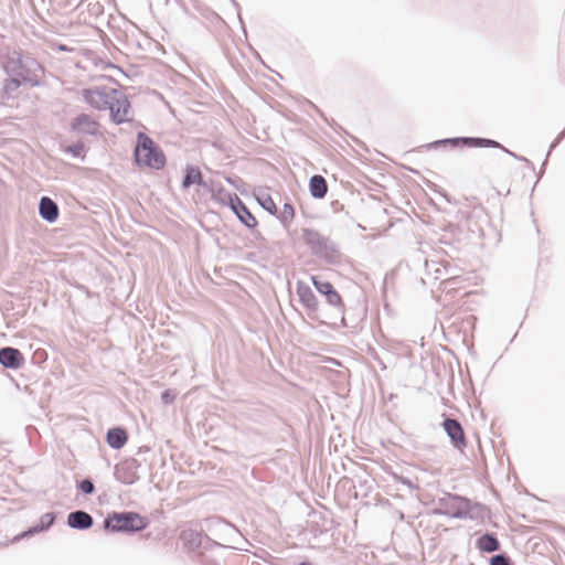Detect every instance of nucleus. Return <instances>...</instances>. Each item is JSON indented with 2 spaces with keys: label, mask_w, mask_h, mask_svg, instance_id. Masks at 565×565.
<instances>
[{
  "label": "nucleus",
  "mask_w": 565,
  "mask_h": 565,
  "mask_svg": "<svg viewBox=\"0 0 565 565\" xmlns=\"http://www.w3.org/2000/svg\"><path fill=\"white\" fill-rule=\"evenodd\" d=\"M41 70V65L34 57L13 51L8 55L4 63V72L9 76L4 83V93L7 95L11 94L23 83L38 85Z\"/></svg>",
  "instance_id": "obj_1"
},
{
  "label": "nucleus",
  "mask_w": 565,
  "mask_h": 565,
  "mask_svg": "<svg viewBox=\"0 0 565 565\" xmlns=\"http://www.w3.org/2000/svg\"><path fill=\"white\" fill-rule=\"evenodd\" d=\"M134 157L138 166H145L156 170L162 169L167 162L162 150L142 131L137 134Z\"/></svg>",
  "instance_id": "obj_2"
},
{
  "label": "nucleus",
  "mask_w": 565,
  "mask_h": 565,
  "mask_svg": "<svg viewBox=\"0 0 565 565\" xmlns=\"http://www.w3.org/2000/svg\"><path fill=\"white\" fill-rule=\"evenodd\" d=\"M302 241L310 248L311 253L329 264H335L340 259L338 245L328 236L322 235L313 228L302 230Z\"/></svg>",
  "instance_id": "obj_3"
},
{
  "label": "nucleus",
  "mask_w": 565,
  "mask_h": 565,
  "mask_svg": "<svg viewBox=\"0 0 565 565\" xmlns=\"http://www.w3.org/2000/svg\"><path fill=\"white\" fill-rule=\"evenodd\" d=\"M148 521L131 511L113 512L104 520V529L114 533H136L145 530Z\"/></svg>",
  "instance_id": "obj_4"
},
{
  "label": "nucleus",
  "mask_w": 565,
  "mask_h": 565,
  "mask_svg": "<svg viewBox=\"0 0 565 565\" xmlns=\"http://www.w3.org/2000/svg\"><path fill=\"white\" fill-rule=\"evenodd\" d=\"M441 145H451L452 147L465 146V147H479V148H500L510 156H513L518 160L527 161L526 158L516 156L512 151L504 148L501 143L493 139L481 138V137H455L446 138L433 141L428 145L429 148H438Z\"/></svg>",
  "instance_id": "obj_5"
},
{
  "label": "nucleus",
  "mask_w": 565,
  "mask_h": 565,
  "mask_svg": "<svg viewBox=\"0 0 565 565\" xmlns=\"http://www.w3.org/2000/svg\"><path fill=\"white\" fill-rule=\"evenodd\" d=\"M438 514L447 515L454 519H465L469 515L471 502L458 494L447 493L438 500Z\"/></svg>",
  "instance_id": "obj_6"
},
{
  "label": "nucleus",
  "mask_w": 565,
  "mask_h": 565,
  "mask_svg": "<svg viewBox=\"0 0 565 565\" xmlns=\"http://www.w3.org/2000/svg\"><path fill=\"white\" fill-rule=\"evenodd\" d=\"M111 105L108 107L110 113V119L116 125H120L127 121H130L128 117L130 111V102L128 100L126 94L117 89L113 93Z\"/></svg>",
  "instance_id": "obj_7"
},
{
  "label": "nucleus",
  "mask_w": 565,
  "mask_h": 565,
  "mask_svg": "<svg viewBox=\"0 0 565 565\" xmlns=\"http://www.w3.org/2000/svg\"><path fill=\"white\" fill-rule=\"evenodd\" d=\"M116 88L103 87V88H93L85 89L83 96L92 107L106 110L111 105L113 93H115Z\"/></svg>",
  "instance_id": "obj_8"
},
{
  "label": "nucleus",
  "mask_w": 565,
  "mask_h": 565,
  "mask_svg": "<svg viewBox=\"0 0 565 565\" xmlns=\"http://www.w3.org/2000/svg\"><path fill=\"white\" fill-rule=\"evenodd\" d=\"M71 131L82 136H97L99 124L87 114H79L70 124Z\"/></svg>",
  "instance_id": "obj_9"
},
{
  "label": "nucleus",
  "mask_w": 565,
  "mask_h": 565,
  "mask_svg": "<svg viewBox=\"0 0 565 565\" xmlns=\"http://www.w3.org/2000/svg\"><path fill=\"white\" fill-rule=\"evenodd\" d=\"M441 425L455 448L462 449L467 446L463 428L457 419L447 417Z\"/></svg>",
  "instance_id": "obj_10"
},
{
  "label": "nucleus",
  "mask_w": 565,
  "mask_h": 565,
  "mask_svg": "<svg viewBox=\"0 0 565 565\" xmlns=\"http://www.w3.org/2000/svg\"><path fill=\"white\" fill-rule=\"evenodd\" d=\"M312 284L317 291L326 297L329 305L337 309L343 308L342 298L331 282L319 279L318 277H312Z\"/></svg>",
  "instance_id": "obj_11"
},
{
  "label": "nucleus",
  "mask_w": 565,
  "mask_h": 565,
  "mask_svg": "<svg viewBox=\"0 0 565 565\" xmlns=\"http://www.w3.org/2000/svg\"><path fill=\"white\" fill-rule=\"evenodd\" d=\"M139 466L140 465L136 459H131L122 462L121 465L116 466V479L125 484H134L136 481L139 480V476L137 473Z\"/></svg>",
  "instance_id": "obj_12"
},
{
  "label": "nucleus",
  "mask_w": 565,
  "mask_h": 565,
  "mask_svg": "<svg viewBox=\"0 0 565 565\" xmlns=\"http://www.w3.org/2000/svg\"><path fill=\"white\" fill-rule=\"evenodd\" d=\"M230 209L247 228H255L257 226L258 223L256 217L250 213L238 195H234V199H231Z\"/></svg>",
  "instance_id": "obj_13"
},
{
  "label": "nucleus",
  "mask_w": 565,
  "mask_h": 565,
  "mask_svg": "<svg viewBox=\"0 0 565 565\" xmlns=\"http://www.w3.org/2000/svg\"><path fill=\"white\" fill-rule=\"evenodd\" d=\"M54 522H55V514L53 512L44 513L40 518V521L35 525L29 527L26 531H24L21 534L17 535L14 537V541H20L22 539H28V537H31V536H33L35 534L44 532V531L49 530L53 525Z\"/></svg>",
  "instance_id": "obj_14"
},
{
  "label": "nucleus",
  "mask_w": 565,
  "mask_h": 565,
  "mask_svg": "<svg viewBox=\"0 0 565 565\" xmlns=\"http://www.w3.org/2000/svg\"><path fill=\"white\" fill-rule=\"evenodd\" d=\"M93 524V516L84 510H76L67 515V525L71 529L84 531L90 529Z\"/></svg>",
  "instance_id": "obj_15"
},
{
  "label": "nucleus",
  "mask_w": 565,
  "mask_h": 565,
  "mask_svg": "<svg viewBox=\"0 0 565 565\" xmlns=\"http://www.w3.org/2000/svg\"><path fill=\"white\" fill-rule=\"evenodd\" d=\"M297 295L300 302L309 310V315L318 310V299L312 289L305 282H297Z\"/></svg>",
  "instance_id": "obj_16"
},
{
  "label": "nucleus",
  "mask_w": 565,
  "mask_h": 565,
  "mask_svg": "<svg viewBox=\"0 0 565 565\" xmlns=\"http://www.w3.org/2000/svg\"><path fill=\"white\" fill-rule=\"evenodd\" d=\"M40 216L49 222L54 223L60 214L57 204L49 196H42L39 202Z\"/></svg>",
  "instance_id": "obj_17"
},
{
  "label": "nucleus",
  "mask_w": 565,
  "mask_h": 565,
  "mask_svg": "<svg viewBox=\"0 0 565 565\" xmlns=\"http://www.w3.org/2000/svg\"><path fill=\"white\" fill-rule=\"evenodd\" d=\"M198 184L202 188H207V182L203 180L201 170L194 166H186L185 173L182 180V188L189 189L191 185Z\"/></svg>",
  "instance_id": "obj_18"
},
{
  "label": "nucleus",
  "mask_w": 565,
  "mask_h": 565,
  "mask_svg": "<svg viewBox=\"0 0 565 565\" xmlns=\"http://www.w3.org/2000/svg\"><path fill=\"white\" fill-rule=\"evenodd\" d=\"M106 440L110 448L120 449L127 444L128 435L124 428L114 427L107 431Z\"/></svg>",
  "instance_id": "obj_19"
},
{
  "label": "nucleus",
  "mask_w": 565,
  "mask_h": 565,
  "mask_svg": "<svg viewBox=\"0 0 565 565\" xmlns=\"http://www.w3.org/2000/svg\"><path fill=\"white\" fill-rule=\"evenodd\" d=\"M205 189L212 193V198L215 201L228 207L231 206V199L237 195L236 193L226 191L221 183L211 182Z\"/></svg>",
  "instance_id": "obj_20"
},
{
  "label": "nucleus",
  "mask_w": 565,
  "mask_h": 565,
  "mask_svg": "<svg viewBox=\"0 0 565 565\" xmlns=\"http://www.w3.org/2000/svg\"><path fill=\"white\" fill-rule=\"evenodd\" d=\"M309 192L313 199H323L328 193V183L320 174H315L309 180Z\"/></svg>",
  "instance_id": "obj_21"
},
{
  "label": "nucleus",
  "mask_w": 565,
  "mask_h": 565,
  "mask_svg": "<svg viewBox=\"0 0 565 565\" xmlns=\"http://www.w3.org/2000/svg\"><path fill=\"white\" fill-rule=\"evenodd\" d=\"M477 546L482 552L493 553L500 550V542L495 534L487 532L477 540Z\"/></svg>",
  "instance_id": "obj_22"
},
{
  "label": "nucleus",
  "mask_w": 565,
  "mask_h": 565,
  "mask_svg": "<svg viewBox=\"0 0 565 565\" xmlns=\"http://www.w3.org/2000/svg\"><path fill=\"white\" fill-rule=\"evenodd\" d=\"M75 9L81 10L82 12H88L89 17H99L104 13V6L99 0H81Z\"/></svg>",
  "instance_id": "obj_23"
},
{
  "label": "nucleus",
  "mask_w": 565,
  "mask_h": 565,
  "mask_svg": "<svg viewBox=\"0 0 565 565\" xmlns=\"http://www.w3.org/2000/svg\"><path fill=\"white\" fill-rule=\"evenodd\" d=\"M180 540L189 550H195L200 547L202 535L199 531L193 529L183 530L180 533Z\"/></svg>",
  "instance_id": "obj_24"
},
{
  "label": "nucleus",
  "mask_w": 565,
  "mask_h": 565,
  "mask_svg": "<svg viewBox=\"0 0 565 565\" xmlns=\"http://www.w3.org/2000/svg\"><path fill=\"white\" fill-rule=\"evenodd\" d=\"M255 198H256V201L258 202V204L265 211H267L269 214H271L274 216L277 215L278 209H277L276 203L274 202L273 198L268 193L262 192V193L256 194Z\"/></svg>",
  "instance_id": "obj_25"
},
{
  "label": "nucleus",
  "mask_w": 565,
  "mask_h": 565,
  "mask_svg": "<svg viewBox=\"0 0 565 565\" xmlns=\"http://www.w3.org/2000/svg\"><path fill=\"white\" fill-rule=\"evenodd\" d=\"M277 218L280 221L284 227H288L291 220L295 216V209L291 203L286 202L282 206V210L277 213Z\"/></svg>",
  "instance_id": "obj_26"
},
{
  "label": "nucleus",
  "mask_w": 565,
  "mask_h": 565,
  "mask_svg": "<svg viewBox=\"0 0 565 565\" xmlns=\"http://www.w3.org/2000/svg\"><path fill=\"white\" fill-rule=\"evenodd\" d=\"M23 361V355H0V364L7 369H19Z\"/></svg>",
  "instance_id": "obj_27"
},
{
  "label": "nucleus",
  "mask_w": 565,
  "mask_h": 565,
  "mask_svg": "<svg viewBox=\"0 0 565 565\" xmlns=\"http://www.w3.org/2000/svg\"><path fill=\"white\" fill-rule=\"evenodd\" d=\"M64 151L66 153H70L72 154L73 157L75 158H83L84 157V152H85V145L83 141H77V142H74L70 146H66L64 148Z\"/></svg>",
  "instance_id": "obj_28"
},
{
  "label": "nucleus",
  "mask_w": 565,
  "mask_h": 565,
  "mask_svg": "<svg viewBox=\"0 0 565 565\" xmlns=\"http://www.w3.org/2000/svg\"><path fill=\"white\" fill-rule=\"evenodd\" d=\"M77 488L81 490L84 494H93L95 491V486L89 478H85L77 482Z\"/></svg>",
  "instance_id": "obj_29"
},
{
  "label": "nucleus",
  "mask_w": 565,
  "mask_h": 565,
  "mask_svg": "<svg viewBox=\"0 0 565 565\" xmlns=\"http://www.w3.org/2000/svg\"><path fill=\"white\" fill-rule=\"evenodd\" d=\"M490 565H512V563L508 555L497 554L490 558Z\"/></svg>",
  "instance_id": "obj_30"
},
{
  "label": "nucleus",
  "mask_w": 565,
  "mask_h": 565,
  "mask_svg": "<svg viewBox=\"0 0 565 565\" xmlns=\"http://www.w3.org/2000/svg\"><path fill=\"white\" fill-rule=\"evenodd\" d=\"M175 398V394L171 390H166L161 393V399L164 404H171Z\"/></svg>",
  "instance_id": "obj_31"
},
{
  "label": "nucleus",
  "mask_w": 565,
  "mask_h": 565,
  "mask_svg": "<svg viewBox=\"0 0 565 565\" xmlns=\"http://www.w3.org/2000/svg\"><path fill=\"white\" fill-rule=\"evenodd\" d=\"M565 138V129L557 136V138L552 142L550 147V151L547 152V156L550 152Z\"/></svg>",
  "instance_id": "obj_32"
},
{
  "label": "nucleus",
  "mask_w": 565,
  "mask_h": 565,
  "mask_svg": "<svg viewBox=\"0 0 565 565\" xmlns=\"http://www.w3.org/2000/svg\"><path fill=\"white\" fill-rule=\"evenodd\" d=\"M0 353L9 354V353H21V352L13 347H3L0 349Z\"/></svg>",
  "instance_id": "obj_33"
},
{
  "label": "nucleus",
  "mask_w": 565,
  "mask_h": 565,
  "mask_svg": "<svg viewBox=\"0 0 565 565\" xmlns=\"http://www.w3.org/2000/svg\"><path fill=\"white\" fill-rule=\"evenodd\" d=\"M393 350H406V351H412V349L409 348L408 344L404 343V342H397V345L395 347H392Z\"/></svg>",
  "instance_id": "obj_34"
},
{
  "label": "nucleus",
  "mask_w": 565,
  "mask_h": 565,
  "mask_svg": "<svg viewBox=\"0 0 565 565\" xmlns=\"http://www.w3.org/2000/svg\"><path fill=\"white\" fill-rule=\"evenodd\" d=\"M401 482H402L403 484L407 486L408 488H413V483H412V481H411L409 479H407V478H403V477H402V478H401Z\"/></svg>",
  "instance_id": "obj_35"
},
{
  "label": "nucleus",
  "mask_w": 565,
  "mask_h": 565,
  "mask_svg": "<svg viewBox=\"0 0 565 565\" xmlns=\"http://www.w3.org/2000/svg\"><path fill=\"white\" fill-rule=\"evenodd\" d=\"M326 362L329 363L330 365H340V362H338L337 360H334L332 358H327Z\"/></svg>",
  "instance_id": "obj_36"
},
{
  "label": "nucleus",
  "mask_w": 565,
  "mask_h": 565,
  "mask_svg": "<svg viewBox=\"0 0 565 565\" xmlns=\"http://www.w3.org/2000/svg\"><path fill=\"white\" fill-rule=\"evenodd\" d=\"M32 358H33V364H40V363H42L44 361V360L35 361L34 360L35 355H32Z\"/></svg>",
  "instance_id": "obj_37"
},
{
  "label": "nucleus",
  "mask_w": 565,
  "mask_h": 565,
  "mask_svg": "<svg viewBox=\"0 0 565 565\" xmlns=\"http://www.w3.org/2000/svg\"><path fill=\"white\" fill-rule=\"evenodd\" d=\"M34 354H38V353H46L44 350H41V349H38L33 352Z\"/></svg>",
  "instance_id": "obj_38"
},
{
  "label": "nucleus",
  "mask_w": 565,
  "mask_h": 565,
  "mask_svg": "<svg viewBox=\"0 0 565 565\" xmlns=\"http://www.w3.org/2000/svg\"><path fill=\"white\" fill-rule=\"evenodd\" d=\"M65 2H66V3H65V6H67V7H68V6H71V4H72L73 0H65Z\"/></svg>",
  "instance_id": "obj_39"
},
{
  "label": "nucleus",
  "mask_w": 565,
  "mask_h": 565,
  "mask_svg": "<svg viewBox=\"0 0 565 565\" xmlns=\"http://www.w3.org/2000/svg\"><path fill=\"white\" fill-rule=\"evenodd\" d=\"M299 565H311L309 562H301Z\"/></svg>",
  "instance_id": "obj_40"
},
{
  "label": "nucleus",
  "mask_w": 565,
  "mask_h": 565,
  "mask_svg": "<svg viewBox=\"0 0 565 565\" xmlns=\"http://www.w3.org/2000/svg\"><path fill=\"white\" fill-rule=\"evenodd\" d=\"M226 181H227L228 183H232V184H233V181H232V179H231V178H226Z\"/></svg>",
  "instance_id": "obj_41"
}]
</instances>
